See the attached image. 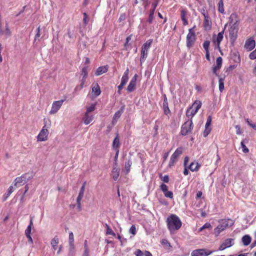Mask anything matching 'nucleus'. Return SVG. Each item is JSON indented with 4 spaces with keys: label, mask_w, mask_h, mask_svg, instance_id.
Wrapping results in <instances>:
<instances>
[{
    "label": "nucleus",
    "mask_w": 256,
    "mask_h": 256,
    "mask_svg": "<svg viewBox=\"0 0 256 256\" xmlns=\"http://www.w3.org/2000/svg\"><path fill=\"white\" fill-rule=\"evenodd\" d=\"M238 28L237 26L234 24L228 29L230 37L231 39L235 40L237 36Z\"/></svg>",
    "instance_id": "obj_11"
},
{
    "label": "nucleus",
    "mask_w": 256,
    "mask_h": 256,
    "mask_svg": "<svg viewBox=\"0 0 256 256\" xmlns=\"http://www.w3.org/2000/svg\"><path fill=\"white\" fill-rule=\"evenodd\" d=\"M124 85H122V84H120L118 86V93L119 94H121V90L122 89L123 87H124Z\"/></svg>",
    "instance_id": "obj_63"
},
{
    "label": "nucleus",
    "mask_w": 256,
    "mask_h": 256,
    "mask_svg": "<svg viewBox=\"0 0 256 256\" xmlns=\"http://www.w3.org/2000/svg\"><path fill=\"white\" fill-rule=\"evenodd\" d=\"M81 74L82 76V77H84V78L88 77V67L87 66H84V68H82Z\"/></svg>",
    "instance_id": "obj_40"
},
{
    "label": "nucleus",
    "mask_w": 256,
    "mask_h": 256,
    "mask_svg": "<svg viewBox=\"0 0 256 256\" xmlns=\"http://www.w3.org/2000/svg\"><path fill=\"white\" fill-rule=\"evenodd\" d=\"M129 232L130 234L133 235H135L136 234V228L134 225H132L130 228Z\"/></svg>",
    "instance_id": "obj_50"
},
{
    "label": "nucleus",
    "mask_w": 256,
    "mask_h": 256,
    "mask_svg": "<svg viewBox=\"0 0 256 256\" xmlns=\"http://www.w3.org/2000/svg\"><path fill=\"white\" fill-rule=\"evenodd\" d=\"M226 26H225L223 30L220 32L218 34L217 38H216V42H218V46H220V42L222 41V40L223 39L224 31Z\"/></svg>",
    "instance_id": "obj_29"
},
{
    "label": "nucleus",
    "mask_w": 256,
    "mask_h": 256,
    "mask_svg": "<svg viewBox=\"0 0 256 256\" xmlns=\"http://www.w3.org/2000/svg\"><path fill=\"white\" fill-rule=\"evenodd\" d=\"M200 166L198 162H192L188 168L192 172L198 171Z\"/></svg>",
    "instance_id": "obj_20"
},
{
    "label": "nucleus",
    "mask_w": 256,
    "mask_h": 256,
    "mask_svg": "<svg viewBox=\"0 0 256 256\" xmlns=\"http://www.w3.org/2000/svg\"><path fill=\"white\" fill-rule=\"evenodd\" d=\"M84 86H83L82 84H80V85L77 86L75 88L74 90L75 91L80 90H81L84 88Z\"/></svg>",
    "instance_id": "obj_62"
},
{
    "label": "nucleus",
    "mask_w": 256,
    "mask_h": 256,
    "mask_svg": "<svg viewBox=\"0 0 256 256\" xmlns=\"http://www.w3.org/2000/svg\"><path fill=\"white\" fill-rule=\"evenodd\" d=\"M152 43V40H148L142 46L140 52V62L141 64L144 62L146 60L148 51L150 48Z\"/></svg>",
    "instance_id": "obj_3"
},
{
    "label": "nucleus",
    "mask_w": 256,
    "mask_h": 256,
    "mask_svg": "<svg viewBox=\"0 0 256 256\" xmlns=\"http://www.w3.org/2000/svg\"><path fill=\"white\" fill-rule=\"evenodd\" d=\"M249 58L251 60H254L256 58V49L250 52V54L249 55Z\"/></svg>",
    "instance_id": "obj_51"
},
{
    "label": "nucleus",
    "mask_w": 256,
    "mask_h": 256,
    "mask_svg": "<svg viewBox=\"0 0 256 256\" xmlns=\"http://www.w3.org/2000/svg\"><path fill=\"white\" fill-rule=\"evenodd\" d=\"M124 110V106H122L120 109L117 111L114 116V120H118L120 116H121L122 114L123 113Z\"/></svg>",
    "instance_id": "obj_24"
},
{
    "label": "nucleus",
    "mask_w": 256,
    "mask_h": 256,
    "mask_svg": "<svg viewBox=\"0 0 256 256\" xmlns=\"http://www.w3.org/2000/svg\"><path fill=\"white\" fill-rule=\"evenodd\" d=\"M161 243L162 244L168 246V247L171 246L170 244L166 240H165V239L162 240L161 242Z\"/></svg>",
    "instance_id": "obj_56"
},
{
    "label": "nucleus",
    "mask_w": 256,
    "mask_h": 256,
    "mask_svg": "<svg viewBox=\"0 0 256 256\" xmlns=\"http://www.w3.org/2000/svg\"><path fill=\"white\" fill-rule=\"evenodd\" d=\"M48 134V130L42 128L37 136L38 141L44 142L46 140Z\"/></svg>",
    "instance_id": "obj_9"
},
{
    "label": "nucleus",
    "mask_w": 256,
    "mask_h": 256,
    "mask_svg": "<svg viewBox=\"0 0 256 256\" xmlns=\"http://www.w3.org/2000/svg\"><path fill=\"white\" fill-rule=\"evenodd\" d=\"M14 189L12 186H10L8 190V196H10V194L14 192Z\"/></svg>",
    "instance_id": "obj_59"
},
{
    "label": "nucleus",
    "mask_w": 256,
    "mask_h": 256,
    "mask_svg": "<svg viewBox=\"0 0 256 256\" xmlns=\"http://www.w3.org/2000/svg\"><path fill=\"white\" fill-rule=\"evenodd\" d=\"M112 177L114 180H116L120 176V170L119 169L114 167L112 170Z\"/></svg>",
    "instance_id": "obj_26"
},
{
    "label": "nucleus",
    "mask_w": 256,
    "mask_h": 256,
    "mask_svg": "<svg viewBox=\"0 0 256 256\" xmlns=\"http://www.w3.org/2000/svg\"><path fill=\"white\" fill-rule=\"evenodd\" d=\"M85 184H86V182H84L82 186V187L80 189L78 196L77 197L76 200H81L82 199V198L84 196V189H85Z\"/></svg>",
    "instance_id": "obj_27"
},
{
    "label": "nucleus",
    "mask_w": 256,
    "mask_h": 256,
    "mask_svg": "<svg viewBox=\"0 0 256 256\" xmlns=\"http://www.w3.org/2000/svg\"><path fill=\"white\" fill-rule=\"evenodd\" d=\"M210 42L208 40H206L203 44V48L206 51H208V48L210 46Z\"/></svg>",
    "instance_id": "obj_42"
},
{
    "label": "nucleus",
    "mask_w": 256,
    "mask_h": 256,
    "mask_svg": "<svg viewBox=\"0 0 256 256\" xmlns=\"http://www.w3.org/2000/svg\"><path fill=\"white\" fill-rule=\"evenodd\" d=\"M34 176L33 174L32 173H26L22 175V178L26 180L27 182L28 180L32 178Z\"/></svg>",
    "instance_id": "obj_33"
},
{
    "label": "nucleus",
    "mask_w": 256,
    "mask_h": 256,
    "mask_svg": "<svg viewBox=\"0 0 256 256\" xmlns=\"http://www.w3.org/2000/svg\"><path fill=\"white\" fill-rule=\"evenodd\" d=\"M166 226L170 234H175L182 226V222L178 216L171 214L166 220Z\"/></svg>",
    "instance_id": "obj_1"
},
{
    "label": "nucleus",
    "mask_w": 256,
    "mask_h": 256,
    "mask_svg": "<svg viewBox=\"0 0 256 256\" xmlns=\"http://www.w3.org/2000/svg\"><path fill=\"white\" fill-rule=\"evenodd\" d=\"M88 15L86 14V12H84V19H83L84 23L86 25L88 23Z\"/></svg>",
    "instance_id": "obj_54"
},
{
    "label": "nucleus",
    "mask_w": 256,
    "mask_h": 256,
    "mask_svg": "<svg viewBox=\"0 0 256 256\" xmlns=\"http://www.w3.org/2000/svg\"><path fill=\"white\" fill-rule=\"evenodd\" d=\"M183 152V148L182 147L178 148L174 154L172 155L168 163V166L171 168L178 161V158L182 154Z\"/></svg>",
    "instance_id": "obj_4"
},
{
    "label": "nucleus",
    "mask_w": 256,
    "mask_h": 256,
    "mask_svg": "<svg viewBox=\"0 0 256 256\" xmlns=\"http://www.w3.org/2000/svg\"><path fill=\"white\" fill-rule=\"evenodd\" d=\"M212 122V117L211 116H208L207 118L206 122L205 125V127H210Z\"/></svg>",
    "instance_id": "obj_52"
},
{
    "label": "nucleus",
    "mask_w": 256,
    "mask_h": 256,
    "mask_svg": "<svg viewBox=\"0 0 256 256\" xmlns=\"http://www.w3.org/2000/svg\"><path fill=\"white\" fill-rule=\"evenodd\" d=\"M194 27L189 29L188 33L186 36V46L188 48L193 46L196 40V35L194 30Z\"/></svg>",
    "instance_id": "obj_5"
},
{
    "label": "nucleus",
    "mask_w": 256,
    "mask_h": 256,
    "mask_svg": "<svg viewBox=\"0 0 256 256\" xmlns=\"http://www.w3.org/2000/svg\"><path fill=\"white\" fill-rule=\"evenodd\" d=\"M213 252L212 250H209L204 248L197 249L191 252V256H208L212 254Z\"/></svg>",
    "instance_id": "obj_7"
},
{
    "label": "nucleus",
    "mask_w": 256,
    "mask_h": 256,
    "mask_svg": "<svg viewBox=\"0 0 256 256\" xmlns=\"http://www.w3.org/2000/svg\"><path fill=\"white\" fill-rule=\"evenodd\" d=\"M219 224L214 230V233L216 236L225 230L228 227L232 226L234 222L231 219H222L218 221Z\"/></svg>",
    "instance_id": "obj_2"
},
{
    "label": "nucleus",
    "mask_w": 256,
    "mask_h": 256,
    "mask_svg": "<svg viewBox=\"0 0 256 256\" xmlns=\"http://www.w3.org/2000/svg\"><path fill=\"white\" fill-rule=\"evenodd\" d=\"M26 182V180L22 178V176L16 178L14 180V184L16 187L22 186Z\"/></svg>",
    "instance_id": "obj_17"
},
{
    "label": "nucleus",
    "mask_w": 256,
    "mask_h": 256,
    "mask_svg": "<svg viewBox=\"0 0 256 256\" xmlns=\"http://www.w3.org/2000/svg\"><path fill=\"white\" fill-rule=\"evenodd\" d=\"M218 11L223 14L224 12V3L222 0H220V2L218 4Z\"/></svg>",
    "instance_id": "obj_38"
},
{
    "label": "nucleus",
    "mask_w": 256,
    "mask_h": 256,
    "mask_svg": "<svg viewBox=\"0 0 256 256\" xmlns=\"http://www.w3.org/2000/svg\"><path fill=\"white\" fill-rule=\"evenodd\" d=\"M224 78H220L218 80L219 83V90L220 92H222L224 90Z\"/></svg>",
    "instance_id": "obj_31"
},
{
    "label": "nucleus",
    "mask_w": 256,
    "mask_h": 256,
    "mask_svg": "<svg viewBox=\"0 0 256 256\" xmlns=\"http://www.w3.org/2000/svg\"><path fill=\"white\" fill-rule=\"evenodd\" d=\"M212 225L209 222L206 223L202 226L199 229V232H202L204 229L212 228Z\"/></svg>",
    "instance_id": "obj_41"
},
{
    "label": "nucleus",
    "mask_w": 256,
    "mask_h": 256,
    "mask_svg": "<svg viewBox=\"0 0 256 256\" xmlns=\"http://www.w3.org/2000/svg\"><path fill=\"white\" fill-rule=\"evenodd\" d=\"M212 22L209 20L208 16L204 15V26L206 30H210L211 28Z\"/></svg>",
    "instance_id": "obj_19"
},
{
    "label": "nucleus",
    "mask_w": 256,
    "mask_h": 256,
    "mask_svg": "<svg viewBox=\"0 0 256 256\" xmlns=\"http://www.w3.org/2000/svg\"><path fill=\"white\" fill-rule=\"evenodd\" d=\"M160 190L164 192V194L168 190V186L164 184H161V185L160 186Z\"/></svg>",
    "instance_id": "obj_46"
},
{
    "label": "nucleus",
    "mask_w": 256,
    "mask_h": 256,
    "mask_svg": "<svg viewBox=\"0 0 256 256\" xmlns=\"http://www.w3.org/2000/svg\"><path fill=\"white\" fill-rule=\"evenodd\" d=\"M163 110L164 114L168 116L170 114V110L168 108V104L166 96H164V100L163 102Z\"/></svg>",
    "instance_id": "obj_13"
},
{
    "label": "nucleus",
    "mask_w": 256,
    "mask_h": 256,
    "mask_svg": "<svg viewBox=\"0 0 256 256\" xmlns=\"http://www.w3.org/2000/svg\"><path fill=\"white\" fill-rule=\"evenodd\" d=\"M160 2V0H155L154 2L152 4V8L150 10V12L154 14V13L155 10L158 6V4Z\"/></svg>",
    "instance_id": "obj_32"
},
{
    "label": "nucleus",
    "mask_w": 256,
    "mask_h": 256,
    "mask_svg": "<svg viewBox=\"0 0 256 256\" xmlns=\"http://www.w3.org/2000/svg\"><path fill=\"white\" fill-rule=\"evenodd\" d=\"M154 14H152V13H150V14H149V16H148V22L150 23V24H151L153 20V19H154Z\"/></svg>",
    "instance_id": "obj_58"
},
{
    "label": "nucleus",
    "mask_w": 256,
    "mask_h": 256,
    "mask_svg": "<svg viewBox=\"0 0 256 256\" xmlns=\"http://www.w3.org/2000/svg\"><path fill=\"white\" fill-rule=\"evenodd\" d=\"M6 34L7 36H10L11 34V32L10 30V28L8 27V24H6V28L5 31H3V34Z\"/></svg>",
    "instance_id": "obj_44"
},
{
    "label": "nucleus",
    "mask_w": 256,
    "mask_h": 256,
    "mask_svg": "<svg viewBox=\"0 0 256 256\" xmlns=\"http://www.w3.org/2000/svg\"><path fill=\"white\" fill-rule=\"evenodd\" d=\"M132 164V162L131 160H128L126 162L125 164V169L126 172V174L130 172V167Z\"/></svg>",
    "instance_id": "obj_34"
},
{
    "label": "nucleus",
    "mask_w": 256,
    "mask_h": 256,
    "mask_svg": "<svg viewBox=\"0 0 256 256\" xmlns=\"http://www.w3.org/2000/svg\"><path fill=\"white\" fill-rule=\"evenodd\" d=\"M211 131V128L210 127H205V130L204 132L203 135L204 137H206Z\"/></svg>",
    "instance_id": "obj_43"
},
{
    "label": "nucleus",
    "mask_w": 256,
    "mask_h": 256,
    "mask_svg": "<svg viewBox=\"0 0 256 256\" xmlns=\"http://www.w3.org/2000/svg\"><path fill=\"white\" fill-rule=\"evenodd\" d=\"M32 231V227L30 226H28L26 229L25 230V234L26 235L30 234Z\"/></svg>",
    "instance_id": "obj_57"
},
{
    "label": "nucleus",
    "mask_w": 256,
    "mask_h": 256,
    "mask_svg": "<svg viewBox=\"0 0 256 256\" xmlns=\"http://www.w3.org/2000/svg\"><path fill=\"white\" fill-rule=\"evenodd\" d=\"M94 120V116L90 115L89 114L85 113L82 118V120L85 124H90Z\"/></svg>",
    "instance_id": "obj_18"
},
{
    "label": "nucleus",
    "mask_w": 256,
    "mask_h": 256,
    "mask_svg": "<svg viewBox=\"0 0 256 256\" xmlns=\"http://www.w3.org/2000/svg\"><path fill=\"white\" fill-rule=\"evenodd\" d=\"M80 202H81V200H76L77 208H78V211H80L82 210Z\"/></svg>",
    "instance_id": "obj_61"
},
{
    "label": "nucleus",
    "mask_w": 256,
    "mask_h": 256,
    "mask_svg": "<svg viewBox=\"0 0 256 256\" xmlns=\"http://www.w3.org/2000/svg\"><path fill=\"white\" fill-rule=\"evenodd\" d=\"M92 92L94 93L96 96H98L101 92L100 87L99 85L96 84L92 88Z\"/></svg>",
    "instance_id": "obj_28"
},
{
    "label": "nucleus",
    "mask_w": 256,
    "mask_h": 256,
    "mask_svg": "<svg viewBox=\"0 0 256 256\" xmlns=\"http://www.w3.org/2000/svg\"><path fill=\"white\" fill-rule=\"evenodd\" d=\"M96 109V104H92L90 106L86 108V113L89 114L91 112H94Z\"/></svg>",
    "instance_id": "obj_39"
},
{
    "label": "nucleus",
    "mask_w": 256,
    "mask_h": 256,
    "mask_svg": "<svg viewBox=\"0 0 256 256\" xmlns=\"http://www.w3.org/2000/svg\"><path fill=\"white\" fill-rule=\"evenodd\" d=\"M202 106V102L200 100H196L193 104L192 107L195 110V112H198V110Z\"/></svg>",
    "instance_id": "obj_30"
},
{
    "label": "nucleus",
    "mask_w": 256,
    "mask_h": 256,
    "mask_svg": "<svg viewBox=\"0 0 256 256\" xmlns=\"http://www.w3.org/2000/svg\"><path fill=\"white\" fill-rule=\"evenodd\" d=\"M106 234L108 235H112L114 236H116V234L112 231V229L110 227L106 229Z\"/></svg>",
    "instance_id": "obj_47"
},
{
    "label": "nucleus",
    "mask_w": 256,
    "mask_h": 256,
    "mask_svg": "<svg viewBox=\"0 0 256 256\" xmlns=\"http://www.w3.org/2000/svg\"><path fill=\"white\" fill-rule=\"evenodd\" d=\"M58 242L59 240L57 236H55L52 240L50 244L54 250H56L57 249Z\"/></svg>",
    "instance_id": "obj_25"
},
{
    "label": "nucleus",
    "mask_w": 256,
    "mask_h": 256,
    "mask_svg": "<svg viewBox=\"0 0 256 256\" xmlns=\"http://www.w3.org/2000/svg\"><path fill=\"white\" fill-rule=\"evenodd\" d=\"M235 128L236 129V133L237 134H242V131L240 130V127L238 125H236L235 126Z\"/></svg>",
    "instance_id": "obj_60"
},
{
    "label": "nucleus",
    "mask_w": 256,
    "mask_h": 256,
    "mask_svg": "<svg viewBox=\"0 0 256 256\" xmlns=\"http://www.w3.org/2000/svg\"><path fill=\"white\" fill-rule=\"evenodd\" d=\"M128 79V77H126V76H122V80H121L120 84H122V85L124 86L127 83Z\"/></svg>",
    "instance_id": "obj_49"
},
{
    "label": "nucleus",
    "mask_w": 256,
    "mask_h": 256,
    "mask_svg": "<svg viewBox=\"0 0 256 256\" xmlns=\"http://www.w3.org/2000/svg\"><path fill=\"white\" fill-rule=\"evenodd\" d=\"M192 107H191L190 110H188L186 112V116H191L192 117L197 112H195V110Z\"/></svg>",
    "instance_id": "obj_36"
},
{
    "label": "nucleus",
    "mask_w": 256,
    "mask_h": 256,
    "mask_svg": "<svg viewBox=\"0 0 256 256\" xmlns=\"http://www.w3.org/2000/svg\"><path fill=\"white\" fill-rule=\"evenodd\" d=\"M69 243H70V252L73 254L74 252V236L72 232L69 234Z\"/></svg>",
    "instance_id": "obj_16"
},
{
    "label": "nucleus",
    "mask_w": 256,
    "mask_h": 256,
    "mask_svg": "<svg viewBox=\"0 0 256 256\" xmlns=\"http://www.w3.org/2000/svg\"><path fill=\"white\" fill-rule=\"evenodd\" d=\"M164 195L166 197L168 198H172L173 196H174L172 192L171 191H168V190L164 193Z\"/></svg>",
    "instance_id": "obj_45"
},
{
    "label": "nucleus",
    "mask_w": 256,
    "mask_h": 256,
    "mask_svg": "<svg viewBox=\"0 0 256 256\" xmlns=\"http://www.w3.org/2000/svg\"><path fill=\"white\" fill-rule=\"evenodd\" d=\"M187 12L186 10L183 9L180 11V18L182 20L183 22V24L184 26H186L188 24V22L186 18V14Z\"/></svg>",
    "instance_id": "obj_22"
},
{
    "label": "nucleus",
    "mask_w": 256,
    "mask_h": 256,
    "mask_svg": "<svg viewBox=\"0 0 256 256\" xmlns=\"http://www.w3.org/2000/svg\"><path fill=\"white\" fill-rule=\"evenodd\" d=\"M161 180L164 182L168 183L169 182V176L168 175H165L161 178Z\"/></svg>",
    "instance_id": "obj_55"
},
{
    "label": "nucleus",
    "mask_w": 256,
    "mask_h": 256,
    "mask_svg": "<svg viewBox=\"0 0 256 256\" xmlns=\"http://www.w3.org/2000/svg\"><path fill=\"white\" fill-rule=\"evenodd\" d=\"M234 244V240L233 238L226 239L222 244L220 246L218 250H223L226 248L232 246Z\"/></svg>",
    "instance_id": "obj_10"
},
{
    "label": "nucleus",
    "mask_w": 256,
    "mask_h": 256,
    "mask_svg": "<svg viewBox=\"0 0 256 256\" xmlns=\"http://www.w3.org/2000/svg\"><path fill=\"white\" fill-rule=\"evenodd\" d=\"M251 240L252 238L248 235H245L242 238V244L245 246H248L250 243Z\"/></svg>",
    "instance_id": "obj_23"
},
{
    "label": "nucleus",
    "mask_w": 256,
    "mask_h": 256,
    "mask_svg": "<svg viewBox=\"0 0 256 256\" xmlns=\"http://www.w3.org/2000/svg\"><path fill=\"white\" fill-rule=\"evenodd\" d=\"M120 146V140L118 135H117L113 140L112 148L114 150H119Z\"/></svg>",
    "instance_id": "obj_21"
},
{
    "label": "nucleus",
    "mask_w": 256,
    "mask_h": 256,
    "mask_svg": "<svg viewBox=\"0 0 256 256\" xmlns=\"http://www.w3.org/2000/svg\"><path fill=\"white\" fill-rule=\"evenodd\" d=\"M136 78L137 75L135 74L130 80V82L127 87V90L128 92H131L134 90L136 86Z\"/></svg>",
    "instance_id": "obj_12"
},
{
    "label": "nucleus",
    "mask_w": 256,
    "mask_h": 256,
    "mask_svg": "<svg viewBox=\"0 0 256 256\" xmlns=\"http://www.w3.org/2000/svg\"><path fill=\"white\" fill-rule=\"evenodd\" d=\"M245 140L246 142H247L246 140ZM244 140L242 141L241 142H240V145H241V147L242 148V152L246 154V153L248 152L249 150H248V148L244 144Z\"/></svg>",
    "instance_id": "obj_37"
},
{
    "label": "nucleus",
    "mask_w": 256,
    "mask_h": 256,
    "mask_svg": "<svg viewBox=\"0 0 256 256\" xmlns=\"http://www.w3.org/2000/svg\"><path fill=\"white\" fill-rule=\"evenodd\" d=\"M44 126L42 128L48 130L51 126V122L48 119L44 118Z\"/></svg>",
    "instance_id": "obj_35"
},
{
    "label": "nucleus",
    "mask_w": 256,
    "mask_h": 256,
    "mask_svg": "<svg viewBox=\"0 0 256 256\" xmlns=\"http://www.w3.org/2000/svg\"><path fill=\"white\" fill-rule=\"evenodd\" d=\"M108 66H104L98 67L95 72V75L96 76H99L102 74H103L106 72L108 70Z\"/></svg>",
    "instance_id": "obj_14"
},
{
    "label": "nucleus",
    "mask_w": 256,
    "mask_h": 256,
    "mask_svg": "<svg viewBox=\"0 0 256 256\" xmlns=\"http://www.w3.org/2000/svg\"><path fill=\"white\" fill-rule=\"evenodd\" d=\"M220 66H213L212 68V72L214 74H215L216 76H218V74L216 72L218 70L220 69Z\"/></svg>",
    "instance_id": "obj_53"
},
{
    "label": "nucleus",
    "mask_w": 256,
    "mask_h": 256,
    "mask_svg": "<svg viewBox=\"0 0 256 256\" xmlns=\"http://www.w3.org/2000/svg\"><path fill=\"white\" fill-rule=\"evenodd\" d=\"M83 256H89V250L88 249L85 248L84 249V252L83 254Z\"/></svg>",
    "instance_id": "obj_64"
},
{
    "label": "nucleus",
    "mask_w": 256,
    "mask_h": 256,
    "mask_svg": "<svg viewBox=\"0 0 256 256\" xmlns=\"http://www.w3.org/2000/svg\"><path fill=\"white\" fill-rule=\"evenodd\" d=\"M255 46V40L249 39L246 41L244 48L248 50H251L254 48Z\"/></svg>",
    "instance_id": "obj_15"
},
{
    "label": "nucleus",
    "mask_w": 256,
    "mask_h": 256,
    "mask_svg": "<svg viewBox=\"0 0 256 256\" xmlns=\"http://www.w3.org/2000/svg\"><path fill=\"white\" fill-rule=\"evenodd\" d=\"M193 128V123L192 120H190L185 122L182 126L181 128V134L183 136L190 133Z\"/></svg>",
    "instance_id": "obj_6"
},
{
    "label": "nucleus",
    "mask_w": 256,
    "mask_h": 256,
    "mask_svg": "<svg viewBox=\"0 0 256 256\" xmlns=\"http://www.w3.org/2000/svg\"><path fill=\"white\" fill-rule=\"evenodd\" d=\"M222 59L221 57H218L216 60V66L222 67Z\"/></svg>",
    "instance_id": "obj_48"
},
{
    "label": "nucleus",
    "mask_w": 256,
    "mask_h": 256,
    "mask_svg": "<svg viewBox=\"0 0 256 256\" xmlns=\"http://www.w3.org/2000/svg\"><path fill=\"white\" fill-rule=\"evenodd\" d=\"M64 100H60L54 102L52 104L51 110L50 111V114H56L62 106Z\"/></svg>",
    "instance_id": "obj_8"
}]
</instances>
